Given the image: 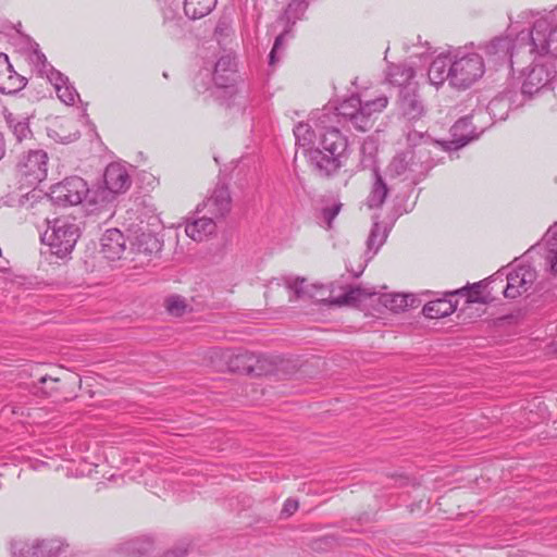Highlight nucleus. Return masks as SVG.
Listing matches in <instances>:
<instances>
[{"mask_svg": "<svg viewBox=\"0 0 557 557\" xmlns=\"http://www.w3.org/2000/svg\"><path fill=\"white\" fill-rule=\"evenodd\" d=\"M186 553H187V550H186V549H180L178 552H176V550H170V552H168V553L164 555V557H183V556H185V555H186Z\"/></svg>", "mask_w": 557, "mask_h": 557, "instance_id": "09e8293b", "label": "nucleus"}, {"mask_svg": "<svg viewBox=\"0 0 557 557\" xmlns=\"http://www.w3.org/2000/svg\"><path fill=\"white\" fill-rule=\"evenodd\" d=\"M361 98L359 96H351L344 100L336 109L337 115L348 120L357 131H360V125H363L359 119V116L361 117Z\"/></svg>", "mask_w": 557, "mask_h": 557, "instance_id": "6ab92c4d", "label": "nucleus"}, {"mask_svg": "<svg viewBox=\"0 0 557 557\" xmlns=\"http://www.w3.org/2000/svg\"><path fill=\"white\" fill-rule=\"evenodd\" d=\"M218 0H184V13L190 20H199L212 12Z\"/></svg>", "mask_w": 557, "mask_h": 557, "instance_id": "b1692460", "label": "nucleus"}, {"mask_svg": "<svg viewBox=\"0 0 557 557\" xmlns=\"http://www.w3.org/2000/svg\"><path fill=\"white\" fill-rule=\"evenodd\" d=\"M40 544H38V540L33 541L32 543L16 540L11 543V552L13 557H38Z\"/></svg>", "mask_w": 557, "mask_h": 557, "instance_id": "2f4dec72", "label": "nucleus"}, {"mask_svg": "<svg viewBox=\"0 0 557 557\" xmlns=\"http://www.w3.org/2000/svg\"><path fill=\"white\" fill-rule=\"evenodd\" d=\"M133 245L138 252L146 255L160 250L161 244L158 238L150 232H141L137 234Z\"/></svg>", "mask_w": 557, "mask_h": 557, "instance_id": "7c9ffc66", "label": "nucleus"}, {"mask_svg": "<svg viewBox=\"0 0 557 557\" xmlns=\"http://www.w3.org/2000/svg\"><path fill=\"white\" fill-rule=\"evenodd\" d=\"M308 5V0H290L280 20L285 21L286 25L292 27L297 20L301 18Z\"/></svg>", "mask_w": 557, "mask_h": 557, "instance_id": "c756f323", "label": "nucleus"}, {"mask_svg": "<svg viewBox=\"0 0 557 557\" xmlns=\"http://www.w3.org/2000/svg\"><path fill=\"white\" fill-rule=\"evenodd\" d=\"M50 73L52 76H48V79L54 85L60 100L66 104H74L78 94L73 86L67 84V77L53 67H50Z\"/></svg>", "mask_w": 557, "mask_h": 557, "instance_id": "a211bd4d", "label": "nucleus"}, {"mask_svg": "<svg viewBox=\"0 0 557 557\" xmlns=\"http://www.w3.org/2000/svg\"><path fill=\"white\" fill-rule=\"evenodd\" d=\"M433 166L431 151L426 147H418L397 153L387 166V174L393 178L418 184Z\"/></svg>", "mask_w": 557, "mask_h": 557, "instance_id": "7ed1b4c3", "label": "nucleus"}, {"mask_svg": "<svg viewBox=\"0 0 557 557\" xmlns=\"http://www.w3.org/2000/svg\"><path fill=\"white\" fill-rule=\"evenodd\" d=\"M165 307L168 312L173 317H182L188 310L186 299L178 295H173L166 298Z\"/></svg>", "mask_w": 557, "mask_h": 557, "instance_id": "e433bc0d", "label": "nucleus"}, {"mask_svg": "<svg viewBox=\"0 0 557 557\" xmlns=\"http://www.w3.org/2000/svg\"><path fill=\"white\" fill-rule=\"evenodd\" d=\"M471 139V136L461 134L458 138L454 140V143L456 144V148H460L466 146Z\"/></svg>", "mask_w": 557, "mask_h": 557, "instance_id": "de8ad7c7", "label": "nucleus"}, {"mask_svg": "<svg viewBox=\"0 0 557 557\" xmlns=\"http://www.w3.org/2000/svg\"><path fill=\"white\" fill-rule=\"evenodd\" d=\"M470 122L467 117L458 120L451 127V134L454 137L458 136L459 132H462L469 126Z\"/></svg>", "mask_w": 557, "mask_h": 557, "instance_id": "49530a36", "label": "nucleus"}, {"mask_svg": "<svg viewBox=\"0 0 557 557\" xmlns=\"http://www.w3.org/2000/svg\"><path fill=\"white\" fill-rule=\"evenodd\" d=\"M414 74L413 67L406 63L392 64L388 67L387 79L391 84L405 88Z\"/></svg>", "mask_w": 557, "mask_h": 557, "instance_id": "393cba45", "label": "nucleus"}, {"mask_svg": "<svg viewBox=\"0 0 557 557\" xmlns=\"http://www.w3.org/2000/svg\"><path fill=\"white\" fill-rule=\"evenodd\" d=\"M306 280L302 277H296L293 280L287 281V286L289 289L294 290L297 298H301L305 296H308L310 298H315L317 295L313 292V289L318 290V287L315 285H312L311 288H308L305 286ZM319 290H322V287L319 288Z\"/></svg>", "mask_w": 557, "mask_h": 557, "instance_id": "c9c22d12", "label": "nucleus"}, {"mask_svg": "<svg viewBox=\"0 0 557 557\" xmlns=\"http://www.w3.org/2000/svg\"><path fill=\"white\" fill-rule=\"evenodd\" d=\"M212 215H203L186 224L185 232L194 240L201 242L208 235L214 233L215 222Z\"/></svg>", "mask_w": 557, "mask_h": 557, "instance_id": "aec40b11", "label": "nucleus"}, {"mask_svg": "<svg viewBox=\"0 0 557 557\" xmlns=\"http://www.w3.org/2000/svg\"><path fill=\"white\" fill-rule=\"evenodd\" d=\"M456 306L447 299H436L424 305L422 312L429 319H440L451 314Z\"/></svg>", "mask_w": 557, "mask_h": 557, "instance_id": "a878e982", "label": "nucleus"}, {"mask_svg": "<svg viewBox=\"0 0 557 557\" xmlns=\"http://www.w3.org/2000/svg\"><path fill=\"white\" fill-rule=\"evenodd\" d=\"M101 252L107 259H120L125 250V238L117 228H110L104 232L100 239Z\"/></svg>", "mask_w": 557, "mask_h": 557, "instance_id": "2eb2a0df", "label": "nucleus"}, {"mask_svg": "<svg viewBox=\"0 0 557 557\" xmlns=\"http://www.w3.org/2000/svg\"><path fill=\"white\" fill-rule=\"evenodd\" d=\"M90 190L79 176H71L53 185L50 189L51 205L59 207L76 206L88 197Z\"/></svg>", "mask_w": 557, "mask_h": 557, "instance_id": "0eeeda50", "label": "nucleus"}, {"mask_svg": "<svg viewBox=\"0 0 557 557\" xmlns=\"http://www.w3.org/2000/svg\"><path fill=\"white\" fill-rule=\"evenodd\" d=\"M3 116L9 129L12 132L18 143L32 136V131L27 117L15 115L8 109L3 110Z\"/></svg>", "mask_w": 557, "mask_h": 557, "instance_id": "412c9836", "label": "nucleus"}, {"mask_svg": "<svg viewBox=\"0 0 557 557\" xmlns=\"http://www.w3.org/2000/svg\"><path fill=\"white\" fill-rule=\"evenodd\" d=\"M246 370L250 373H257V374H260V369H256L253 364L249 363L247 364L246 367Z\"/></svg>", "mask_w": 557, "mask_h": 557, "instance_id": "3c124183", "label": "nucleus"}, {"mask_svg": "<svg viewBox=\"0 0 557 557\" xmlns=\"http://www.w3.org/2000/svg\"><path fill=\"white\" fill-rule=\"evenodd\" d=\"M10 206L33 211L34 214L48 211L52 207L50 195L44 194L42 190L36 188L25 194H18L16 197L12 196L10 198Z\"/></svg>", "mask_w": 557, "mask_h": 557, "instance_id": "9b49d317", "label": "nucleus"}, {"mask_svg": "<svg viewBox=\"0 0 557 557\" xmlns=\"http://www.w3.org/2000/svg\"><path fill=\"white\" fill-rule=\"evenodd\" d=\"M545 244L547 248L546 260L552 272L557 273V225L552 226L545 234Z\"/></svg>", "mask_w": 557, "mask_h": 557, "instance_id": "473e14b6", "label": "nucleus"}, {"mask_svg": "<svg viewBox=\"0 0 557 557\" xmlns=\"http://www.w3.org/2000/svg\"><path fill=\"white\" fill-rule=\"evenodd\" d=\"M38 544H40L38 557H58L64 547L63 542L59 539L38 540Z\"/></svg>", "mask_w": 557, "mask_h": 557, "instance_id": "f704fd0d", "label": "nucleus"}, {"mask_svg": "<svg viewBox=\"0 0 557 557\" xmlns=\"http://www.w3.org/2000/svg\"><path fill=\"white\" fill-rule=\"evenodd\" d=\"M375 292H372L370 289L356 286L350 287L348 290H346L343 295L336 298H331L329 300L330 305L334 306H357L362 300L367 299L368 297H371L374 295Z\"/></svg>", "mask_w": 557, "mask_h": 557, "instance_id": "4be33fe9", "label": "nucleus"}, {"mask_svg": "<svg viewBox=\"0 0 557 557\" xmlns=\"http://www.w3.org/2000/svg\"><path fill=\"white\" fill-rule=\"evenodd\" d=\"M4 152H5V141H4V136H3V134L0 132V159L4 156Z\"/></svg>", "mask_w": 557, "mask_h": 557, "instance_id": "8fccbe9b", "label": "nucleus"}, {"mask_svg": "<svg viewBox=\"0 0 557 557\" xmlns=\"http://www.w3.org/2000/svg\"><path fill=\"white\" fill-rule=\"evenodd\" d=\"M232 198L227 186L218 184L210 197L202 203V210L215 219L224 218L231 211Z\"/></svg>", "mask_w": 557, "mask_h": 557, "instance_id": "ddd939ff", "label": "nucleus"}, {"mask_svg": "<svg viewBox=\"0 0 557 557\" xmlns=\"http://www.w3.org/2000/svg\"><path fill=\"white\" fill-rule=\"evenodd\" d=\"M308 164L321 178L333 177L349 157L348 137L335 126H325L317 147L306 150Z\"/></svg>", "mask_w": 557, "mask_h": 557, "instance_id": "f03ea898", "label": "nucleus"}, {"mask_svg": "<svg viewBox=\"0 0 557 557\" xmlns=\"http://www.w3.org/2000/svg\"><path fill=\"white\" fill-rule=\"evenodd\" d=\"M27 79L18 74L5 53H0V92L13 95L26 86Z\"/></svg>", "mask_w": 557, "mask_h": 557, "instance_id": "f8f14e48", "label": "nucleus"}, {"mask_svg": "<svg viewBox=\"0 0 557 557\" xmlns=\"http://www.w3.org/2000/svg\"><path fill=\"white\" fill-rule=\"evenodd\" d=\"M48 154L44 150H29L17 163L20 180L27 186H36L47 177Z\"/></svg>", "mask_w": 557, "mask_h": 557, "instance_id": "6e6552de", "label": "nucleus"}, {"mask_svg": "<svg viewBox=\"0 0 557 557\" xmlns=\"http://www.w3.org/2000/svg\"><path fill=\"white\" fill-rule=\"evenodd\" d=\"M374 148L371 144L363 143L360 149L361 159L359 163L360 170L371 169L374 173V169H379L376 166Z\"/></svg>", "mask_w": 557, "mask_h": 557, "instance_id": "58836bf2", "label": "nucleus"}, {"mask_svg": "<svg viewBox=\"0 0 557 557\" xmlns=\"http://www.w3.org/2000/svg\"><path fill=\"white\" fill-rule=\"evenodd\" d=\"M343 205L341 202H336L331 207L322 209V218L325 221L329 228L332 227V222L339 213Z\"/></svg>", "mask_w": 557, "mask_h": 557, "instance_id": "c03bdc74", "label": "nucleus"}, {"mask_svg": "<svg viewBox=\"0 0 557 557\" xmlns=\"http://www.w3.org/2000/svg\"><path fill=\"white\" fill-rule=\"evenodd\" d=\"M103 188L95 191L91 202L111 201L119 194L125 193L132 185L131 176L125 166L120 163H110L103 173Z\"/></svg>", "mask_w": 557, "mask_h": 557, "instance_id": "423d86ee", "label": "nucleus"}, {"mask_svg": "<svg viewBox=\"0 0 557 557\" xmlns=\"http://www.w3.org/2000/svg\"><path fill=\"white\" fill-rule=\"evenodd\" d=\"M483 58L478 53L456 55L450 64V86L466 90L476 83L484 74Z\"/></svg>", "mask_w": 557, "mask_h": 557, "instance_id": "39448f33", "label": "nucleus"}, {"mask_svg": "<svg viewBox=\"0 0 557 557\" xmlns=\"http://www.w3.org/2000/svg\"><path fill=\"white\" fill-rule=\"evenodd\" d=\"M400 109L409 120H417L424 113V106L416 88L405 87L399 94Z\"/></svg>", "mask_w": 557, "mask_h": 557, "instance_id": "dca6fc26", "label": "nucleus"}, {"mask_svg": "<svg viewBox=\"0 0 557 557\" xmlns=\"http://www.w3.org/2000/svg\"><path fill=\"white\" fill-rule=\"evenodd\" d=\"M151 547L152 543L149 540H135L128 543L127 550L134 555H145Z\"/></svg>", "mask_w": 557, "mask_h": 557, "instance_id": "79ce46f5", "label": "nucleus"}, {"mask_svg": "<svg viewBox=\"0 0 557 557\" xmlns=\"http://www.w3.org/2000/svg\"><path fill=\"white\" fill-rule=\"evenodd\" d=\"M292 32V27L286 25V28L282 34H280L274 41L273 48L269 54V63L270 65H274L276 63V52L280 50V48L283 46V42L285 40V37L289 35Z\"/></svg>", "mask_w": 557, "mask_h": 557, "instance_id": "37998d69", "label": "nucleus"}, {"mask_svg": "<svg viewBox=\"0 0 557 557\" xmlns=\"http://www.w3.org/2000/svg\"><path fill=\"white\" fill-rule=\"evenodd\" d=\"M487 55L510 62L513 70L527 55L557 58V25L537 20L528 34L521 33L512 45L507 37H496L485 46Z\"/></svg>", "mask_w": 557, "mask_h": 557, "instance_id": "f257e3e1", "label": "nucleus"}, {"mask_svg": "<svg viewBox=\"0 0 557 557\" xmlns=\"http://www.w3.org/2000/svg\"><path fill=\"white\" fill-rule=\"evenodd\" d=\"M60 379L52 375H44L38 380L37 391H40L42 395L52 397L59 392Z\"/></svg>", "mask_w": 557, "mask_h": 557, "instance_id": "4c0bfd02", "label": "nucleus"}, {"mask_svg": "<svg viewBox=\"0 0 557 557\" xmlns=\"http://www.w3.org/2000/svg\"><path fill=\"white\" fill-rule=\"evenodd\" d=\"M388 98L385 95H379L373 99L364 101L362 100L361 117L359 116V119L363 125H360V132H367L373 127L376 115L386 108Z\"/></svg>", "mask_w": 557, "mask_h": 557, "instance_id": "4468645a", "label": "nucleus"}, {"mask_svg": "<svg viewBox=\"0 0 557 557\" xmlns=\"http://www.w3.org/2000/svg\"><path fill=\"white\" fill-rule=\"evenodd\" d=\"M32 63L38 69L40 74H45L48 76H52L50 73V67H53L48 61L46 55L38 49H35L30 55Z\"/></svg>", "mask_w": 557, "mask_h": 557, "instance_id": "a19ab883", "label": "nucleus"}, {"mask_svg": "<svg viewBox=\"0 0 557 557\" xmlns=\"http://www.w3.org/2000/svg\"><path fill=\"white\" fill-rule=\"evenodd\" d=\"M386 237V227L375 222L370 231L367 240L368 251L372 252V255H375L379 251L380 247L385 243Z\"/></svg>", "mask_w": 557, "mask_h": 557, "instance_id": "72a5a7b5", "label": "nucleus"}, {"mask_svg": "<svg viewBox=\"0 0 557 557\" xmlns=\"http://www.w3.org/2000/svg\"><path fill=\"white\" fill-rule=\"evenodd\" d=\"M236 67L235 58L231 54L222 55L215 63L213 79L216 85L225 86L228 82V74Z\"/></svg>", "mask_w": 557, "mask_h": 557, "instance_id": "bb28decb", "label": "nucleus"}, {"mask_svg": "<svg viewBox=\"0 0 557 557\" xmlns=\"http://www.w3.org/2000/svg\"><path fill=\"white\" fill-rule=\"evenodd\" d=\"M416 298L412 295L386 294L382 297V304L392 311L414 308Z\"/></svg>", "mask_w": 557, "mask_h": 557, "instance_id": "cd10ccee", "label": "nucleus"}, {"mask_svg": "<svg viewBox=\"0 0 557 557\" xmlns=\"http://www.w3.org/2000/svg\"><path fill=\"white\" fill-rule=\"evenodd\" d=\"M48 230L42 236V242H47L50 250L59 258H64L71 253L81 236V230L75 218L62 216L50 221L46 219Z\"/></svg>", "mask_w": 557, "mask_h": 557, "instance_id": "20e7f679", "label": "nucleus"}, {"mask_svg": "<svg viewBox=\"0 0 557 557\" xmlns=\"http://www.w3.org/2000/svg\"><path fill=\"white\" fill-rule=\"evenodd\" d=\"M535 278L536 273L530 265H519L507 274L504 296L510 299L521 296L531 288Z\"/></svg>", "mask_w": 557, "mask_h": 557, "instance_id": "1a4fd4ad", "label": "nucleus"}, {"mask_svg": "<svg viewBox=\"0 0 557 557\" xmlns=\"http://www.w3.org/2000/svg\"><path fill=\"white\" fill-rule=\"evenodd\" d=\"M374 182L371 191L367 198V205L369 208H381L385 202L388 195V187L384 182L379 169H374Z\"/></svg>", "mask_w": 557, "mask_h": 557, "instance_id": "5701e85b", "label": "nucleus"}, {"mask_svg": "<svg viewBox=\"0 0 557 557\" xmlns=\"http://www.w3.org/2000/svg\"><path fill=\"white\" fill-rule=\"evenodd\" d=\"M298 506L299 505L296 499L288 498L285 500V503L283 505L281 515L284 517H290L292 515H294L297 511Z\"/></svg>", "mask_w": 557, "mask_h": 557, "instance_id": "a18cd8bd", "label": "nucleus"}, {"mask_svg": "<svg viewBox=\"0 0 557 557\" xmlns=\"http://www.w3.org/2000/svg\"><path fill=\"white\" fill-rule=\"evenodd\" d=\"M451 59L446 55H438L430 64L428 77L432 85L438 87L446 81L450 84Z\"/></svg>", "mask_w": 557, "mask_h": 557, "instance_id": "f3484780", "label": "nucleus"}, {"mask_svg": "<svg viewBox=\"0 0 557 557\" xmlns=\"http://www.w3.org/2000/svg\"><path fill=\"white\" fill-rule=\"evenodd\" d=\"M555 72L544 64H534L527 73L523 72L521 92L532 97L541 91L554 77Z\"/></svg>", "mask_w": 557, "mask_h": 557, "instance_id": "9d476101", "label": "nucleus"}, {"mask_svg": "<svg viewBox=\"0 0 557 557\" xmlns=\"http://www.w3.org/2000/svg\"><path fill=\"white\" fill-rule=\"evenodd\" d=\"M187 22L174 12L164 15L163 27L165 33L172 38H182L186 34Z\"/></svg>", "mask_w": 557, "mask_h": 557, "instance_id": "c85d7f7f", "label": "nucleus"}, {"mask_svg": "<svg viewBox=\"0 0 557 557\" xmlns=\"http://www.w3.org/2000/svg\"><path fill=\"white\" fill-rule=\"evenodd\" d=\"M294 135L299 146L306 147L312 143L313 132L307 123H298L294 128Z\"/></svg>", "mask_w": 557, "mask_h": 557, "instance_id": "ea45409f", "label": "nucleus"}]
</instances>
